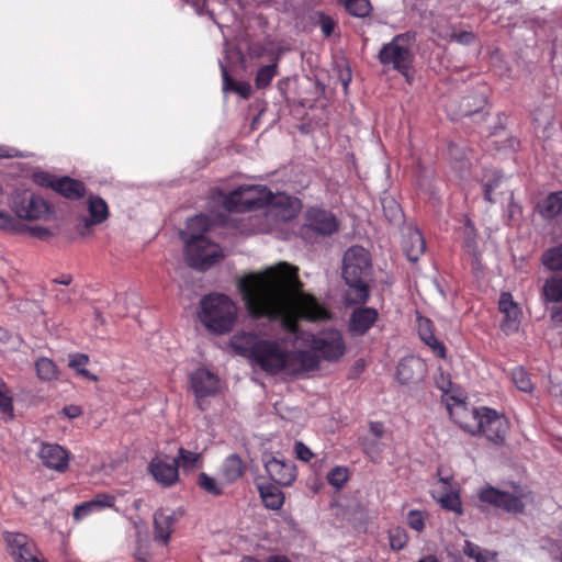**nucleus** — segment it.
<instances>
[{
	"label": "nucleus",
	"instance_id": "c85d7f7f",
	"mask_svg": "<svg viewBox=\"0 0 562 562\" xmlns=\"http://www.w3.org/2000/svg\"><path fill=\"white\" fill-rule=\"evenodd\" d=\"M258 491L262 503L267 508L271 510H278L283 506L284 494L278 485L271 483L259 484Z\"/></svg>",
	"mask_w": 562,
	"mask_h": 562
},
{
	"label": "nucleus",
	"instance_id": "412c9836",
	"mask_svg": "<svg viewBox=\"0 0 562 562\" xmlns=\"http://www.w3.org/2000/svg\"><path fill=\"white\" fill-rule=\"evenodd\" d=\"M426 373V364L414 356L404 357L396 367V379L401 384L417 383Z\"/></svg>",
	"mask_w": 562,
	"mask_h": 562
},
{
	"label": "nucleus",
	"instance_id": "bb28decb",
	"mask_svg": "<svg viewBox=\"0 0 562 562\" xmlns=\"http://www.w3.org/2000/svg\"><path fill=\"white\" fill-rule=\"evenodd\" d=\"M246 472V464L243 459L236 454L232 453L225 458L221 465V477L225 481L226 484H232L238 481Z\"/></svg>",
	"mask_w": 562,
	"mask_h": 562
},
{
	"label": "nucleus",
	"instance_id": "ea45409f",
	"mask_svg": "<svg viewBox=\"0 0 562 562\" xmlns=\"http://www.w3.org/2000/svg\"><path fill=\"white\" fill-rule=\"evenodd\" d=\"M543 295L549 302H562V276L553 277L546 281L543 289Z\"/></svg>",
	"mask_w": 562,
	"mask_h": 562
},
{
	"label": "nucleus",
	"instance_id": "a878e982",
	"mask_svg": "<svg viewBox=\"0 0 562 562\" xmlns=\"http://www.w3.org/2000/svg\"><path fill=\"white\" fill-rule=\"evenodd\" d=\"M89 217L85 220V227L100 225L105 222L110 215L108 203L99 195H89L87 200Z\"/></svg>",
	"mask_w": 562,
	"mask_h": 562
},
{
	"label": "nucleus",
	"instance_id": "37998d69",
	"mask_svg": "<svg viewBox=\"0 0 562 562\" xmlns=\"http://www.w3.org/2000/svg\"><path fill=\"white\" fill-rule=\"evenodd\" d=\"M13 398L7 383L0 378V412L13 418Z\"/></svg>",
	"mask_w": 562,
	"mask_h": 562
},
{
	"label": "nucleus",
	"instance_id": "2eb2a0df",
	"mask_svg": "<svg viewBox=\"0 0 562 562\" xmlns=\"http://www.w3.org/2000/svg\"><path fill=\"white\" fill-rule=\"evenodd\" d=\"M319 357L310 350H286L285 369L283 373L299 375L314 371L319 367Z\"/></svg>",
	"mask_w": 562,
	"mask_h": 562
},
{
	"label": "nucleus",
	"instance_id": "6e6d98bb",
	"mask_svg": "<svg viewBox=\"0 0 562 562\" xmlns=\"http://www.w3.org/2000/svg\"><path fill=\"white\" fill-rule=\"evenodd\" d=\"M295 453L296 458L304 462H308L314 457L311 449L301 441L295 443Z\"/></svg>",
	"mask_w": 562,
	"mask_h": 562
},
{
	"label": "nucleus",
	"instance_id": "69168bd1",
	"mask_svg": "<svg viewBox=\"0 0 562 562\" xmlns=\"http://www.w3.org/2000/svg\"><path fill=\"white\" fill-rule=\"evenodd\" d=\"M375 443L373 442H364L363 449L367 454H369L371 458H373V451H374Z\"/></svg>",
	"mask_w": 562,
	"mask_h": 562
},
{
	"label": "nucleus",
	"instance_id": "473e14b6",
	"mask_svg": "<svg viewBox=\"0 0 562 562\" xmlns=\"http://www.w3.org/2000/svg\"><path fill=\"white\" fill-rule=\"evenodd\" d=\"M337 2L344 7L347 13L356 18L369 16L372 11L370 0H337Z\"/></svg>",
	"mask_w": 562,
	"mask_h": 562
},
{
	"label": "nucleus",
	"instance_id": "dca6fc26",
	"mask_svg": "<svg viewBox=\"0 0 562 562\" xmlns=\"http://www.w3.org/2000/svg\"><path fill=\"white\" fill-rule=\"evenodd\" d=\"M305 220L307 228L323 236L333 235L339 227L337 217L330 211L321 207L308 209Z\"/></svg>",
	"mask_w": 562,
	"mask_h": 562
},
{
	"label": "nucleus",
	"instance_id": "e433bc0d",
	"mask_svg": "<svg viewBox=\"0 0 562 562\" xmlns=\"http://www.w3.org/2000/svg\"><path fill=\"white\" fill-rule=\"evenodd\" d=\"M201 461V454L198 452L189 451L182 447L178 450V457L173 459L177 468H181L183 471H191L199 467Z\"/></svg>",
	"mask_w": 562,
	"mask_h": 562
},
{
	"label": "nucleus",
	"instance_id": "2f4dec72",
	"mask_svg": "<svg viewBox=\"0 0 562 562\" xmlns=\"http://www.w3.org/2000/svg\"><path fill=\"white\" fill-rule=\"evenodd\" d=\"M486 98L483 93L473 92L462 98L459 105L458 116H471L484 109Z\"/></svg>",
	"mask_w": 562,
	"mask_h": 562
},
{
	"label": "nucleus",
	"instance_id": "4c0bfd02",
	"mask_svg": "<svg viewBox=\"0 0 562 562\" xmlns=\"http://www.w3.org/2000/svg\"><path fill=\"white\" fill-rule=\"evenodd\" d=\"M278 75V59L270 65L262 66L258 69L255 77V87L258 90L266 89L270 86L272 79Z\"/></svg>",
	"mask_w": 562,
	"mask_h": 562
},
{
	"label": "nucleus",
	"instance_id": "f257e3e1",
	"mask_svg": "<svg viewBox=\"0 0 562 562\" xmlns=\"http://www.w3.org/2000/svg\"><path fill=\"white\" fill-rule=\"evenodd\" d=\"M302 288L299 269L288 262L250 272L237 281L245 308L252 319L280 321L283 330L292 335L299 333L300 319L330 318L329 311Z\"/></svg>",
	"mask_w": 562,
	"mask_h": 562
},
{
	"label": "nucleus",
	"instance_id": "680f3d73",
	"mask_svg": "<svg viewBox=\"0 0 562 562\" xmlns=\"http://www.w3.org/2000/svg\"><path fill=\"white\" fill-rule=\"evenodd\" d=\"M63 413L70 419L77 418L82 414V409L78 405H68L63 408Z\"/></svg>",
	"mask_w": 562,
	"mask_h": 562
},
{
	"label": "nucleus",
	"instance_id": "5701e85b",
	"mask_svg": "<svg viewBox=\"0 0 562 562\" xmlns=\"http://www.w3.org/2000/svg\"><path fill=\"white\" fill-rule=\"evenodd\" d=\"M252 192V188H247L245 190L239 188L234 190L226 196L224 201L225 209L229 212H241L260 207L262 205V201L260 199L248 196Z\"/></svg>",
	"mask_w": 562,
	"mask_h": 562
},
{
	"label": "nucleus",
	"instance_id": "f03ea898",
	"mask_svg": "<svg viewBox=\"0 0 562 562\" xmlns=\"http://www.w3.org/2000/svg\"><path fill=\"white\" fill-rule=\"evenodd\" d=\"M210 228V217L199 214L189 218L187 231L181 234L186 245L187 263L193 269L205 271L224 257L220 245L211 241L205 235Z\"/></svg>",
	"mask_w": 562,
	"mask_h": 562
},
{
	"label": "nucleus",
	"instance_id": "20e7f679",
	"mask_svg": "<svg viewBox=\"0 0 562 562\" xmlns=\"http://www.w3.org/2000/svg\"><path fill=\"white\" fill-rule=\"evenodd\" d=\"M414 43L415 33H401L383 44L378 53L379 63L386 69L397 71L408 85L412 83L414 74Z\"/></svg>",
	"mask_w": 562,
	"mask_h": 562
},
{
	"label": "nucleus",
	"instance_id": "1a4fd4ad",
	"mask_svg": "<svg viewBox=\"0 0 562 562\" xmlns=\"http://www.w3.org/2000/svg\"><path fill=\"white\" fill-rule=\"evenodd\" d=\"M7 552L14 562H47L35 541L23 532H2Z\"/></svg>",
	"mask_w": 562,
	"mask_h": 562
},
{
	"label": "nucleus",
	"instance_id": "4be33fe9",
	"mask_svg": "<svg viewBox=\"0 0 562 562\" xmlns=\"http://www.w3.org/2000/svg\"><path fill=\"white\" fill-rule=\"evenodd\" d=\"M379 318L374 307H358L352 311L349 318L348 330L353 336H363Z\"/></svg>",
	"mask_w": 562,
	"mask_h": 562
},
{
	"label": "nucleus",
	"instance_id": "49530a36",
	"mask_svg": "<svg viewBox=\"0 0 562 562\" xmlns=\"http://www.w3.org/2000/svg\"><path fill=\"white\" fill-rule=\"evenodd\" d=\"M440 504L443 508L448 510L456 512L458 514L462 513V503L458 494L448 493L440 498Z\"/></svg>",
	"mask_w": 562,
	"mask_h": 562
},
{
	"label": "nucleus",
	"instance_id": "09e8293b",
	"mask_svg": "<svg viewBox=\"0 0 562 562\" xmlns=\"http://www.w3.org/2000/svg\"><path fill=\"white\" fill-rule=\"evenodd\" d=\"M318 25H319L324 36L329 37L334 33V30L336 29L337 23L331 16H329L325 13H321L318 16Z\"/></svg>",
	"mask_w": 562,
	"mask_h": 562
},
{
	"label": "nucleus",
	"instance_id": "c03bdc74",
	"mask_svg": "<svg viewBox=\"0 0 562 562\" xmlns=\"http://www.w3.org/2000/svg\"><path fill=\"white\" fill-rule=\"evenodd\" d=\"M349 480V471L346 467H335L327 474L328 483L336 490H341Z\"/></svg>",
	"mask_w": 562,
	"mask_h": 562
},
{
	"label": "nucleus",
	"instance_id": "9d476101",
	"mask_svg": "<svg viewBox=\"0 0 562 562\" xmlns=\"http://www.w3.org/2000/svg\"><path fill=\"white\" fill-rule=\"evenodd\" d=\"M447 409L453 423L471 436H479L483 419V406L475 407L464 401L450 396Z\"/></svg>",
	"mask_w": 562,
	"mask_h": 562
},
{
	"label": "nucleus",
	"instance_id": "a19ab883",
	"mask_svg": "<svg viewBox=\"0 0 562 562\" xmlns=\"http://www.w3.org/2000/svg\"><path fill=\"white\" fill-rule=\"evenodd\" d=\"M512 379L516 387L525 393H530L533 390V384L529 374L521 367H517L512 371Z\"/></svg>",
	"mask_w": 562,
	"mask_h": 562
},
{
	"label": "nucleus",
	"instance_id": "4468645a",
	"mask_svg": "<svg viewBox=\"0 0 562 562\" xmlns=\"http://www.w3.org/2000/svg\"><path fill=\"white\" fill-rule=\"evenodd\" d=\"M37 458L46 469L65 473L69 468L71 453L58 443L43 441L40 443Z\"/></svg>",
	"mask_w": 562,
	"mask_h": 562
},
{
	"label": "nucleus",
	"instance_id": "a211bd4d",
	"mask_svg": "<svg viewBox=\"0 0 562 562\" xmlns=\"http://www.w3.org/2000/svg\"><path fill=\"white\" fill-rule=\"evenodd\" d=\"M147 469L154 480L164 487H170L179 481V470L173 461L170 463L156 456L148 463Z\"/></svg>",
	"mask_w": 562,
	"mask_h": 562
},
{
	"label": "nucleus",
	"instance_id": "f8f14e48",
	"mask_svg": "<svg viewBox=\"0 0 562 562\" xmlns=\"http://www.w3.org/2000/svg\"><path fill=\"white\" fill-rule=\"evenodd\" d=\"M190 389L195 396V405L201 412L209 407L206 398L214 396L220 390V379L205 368H199L189 376Z\"/></svg>",
	"mask_w": 562,
	"mask_h": 562
},
{
	"label": "nucleus",
	"instance_id": "338daca9",
	"mask_svg": "<svg viewBox=\"0 0 562 562\" xmlns=\"http://www.w3.org/2000/svg\"><path fill=\"white\" fill-rule=\"evenodd\" d=\"M56 297L59 302L67 303L70 300L69 294L66 291H60L56 294Z\"/></svg>",
	"mask_w": 562,
	"mask_h": 562
},
{
	"label": "nucleus",
	"instance_id": "0eeeda50",
	"mask_svg": "<svg viewBox=\"0 0 562 562\" xmlns=\"http://www.w3.org/2000/svg\"><path fill=\"white\" fill-rule=\"evenodd\" d=\"M286 350L278 339H259L252 348L251 361L270 375L284 372Z\"/></svg>",
	"mask_w": 562,
	"mask_h": 562
},
{
	"label": "nucleus",
	"instance_id": "423d86ee",
	"mask_svg": "<svg viewBox=\"0 0 562 562\" xmlns=\"http://www.w3.org/2000/svg\"><path fill=\"white\" fill-rule=\"evenodd\" d=\"M530 495V491L520 487H516L514 493H509L487 485L480 490L477 497L483 504L502 509L508 514L521 515L526 509L524 501L528 499Z\"/></svg>",
	"mask_w": 562,
	"mask_h": 562
},
{
	"label": "nucleus",
	"instance_id": "e2e57ef3",
	"mask_svg": "<svg viewBox=\"0 0 562 562\" xmlns=\"http://www.w3.org/2000/svg\"><path fill=\"white\" fill-rule=\"evenodd\" d=\"M266 562H291V560L286 555L277 554L268 557Z\"/></svg>",
	"mask_w": 562,
	"mask_h": 562
},
{
	"label": "nucleus",
	"instance_id": "c756f323",
	"mask_svg": "<svg viewBox=\"0 0 562 562\" xmlns=\"http://www.w3.org/2000/svg\"><path fill=\"white\" fill-rule=\"evenodd\" d=\"M425 249L426 243L419 231L411 232L403 240V250L409 261H417Z\"/></svg>",
	"mask_w": 562,
	"mask_h": 562
},
{
	"label": "nucleus",
	"instance_id": "864d4df0",
	"mask_svg": "<svg viewBox=\"0 0 562 562\" xmlns=\"http://www.w3.org/2000/svg\"><path fill=\"white\" fill-rule=\"evenodd\" d=\"M424 342H425V345H427L434 351V353L438 358L446 359V357H447V348H446L445 344L441 340L436 338L435 335L432 337H430V339H427Z\"/></svg>",
	"mask_w": 562,
	"mask_h": 562
},
{
	"label": "nucleus",
	"instance_id": "5fc2aeb1",
	"mask_svg": "<svg viewBox=\"0 0 562 562\" xmlns=\"http://www.w3.org/2000/svg\"><path fill=\"white\" fill-rule=\"evenodd\" d=\"M435 384L445 394L449 393L452 385L449 374H445L442 371L435 378Z\"/></svg>",
	"mask_w": 562,
	"mask_h": 562
},
{
	"label": "nucleus",
	"instance_id": "6ab92c4d",
	"mask_svg": "<svg viewBox=\"0 0 562 562\" xmlns=\"http://www.w3.org/2000/svg\"><path fill=\"white\" fill-rule=\"evenodd\" d=\"M265 469L269 477L282 486L291 485L296 477L295 467L291 462H285L277 457L269 456L265 459Z\"/></svg>",
	"mask_w": 562,
	"mask_h": 562
},
{
	"label": "nucleus",
	"instance_id": "ddd939ff",
	"mask_svg": "<svg viewBox=\"0 0 562 562\" xmlns=\"http://www.w3.org/2000/svg\"><path fill=\"white\" fill-rule=\"evenodd\" d=\"M311 347L327 361H337L346 352V344L342 334L333 328L323 330L317 336H313Z\"/></svg>",
	"mask_w": 562,
	"mask_h": 562
},
{
	"label": "nucleus",
	"instance_id": "7ed1b4c3",
	"mask_svg": "<svg viewBox=\"0 0 562 562\" xmlns=\"http://www.w3.org/2000/svg\"><path fill=\"white\" fill-rule=\"evenodd\" d=\"M371 268L370 254L361 246L347 249L342 260V277L349 286V304H366L370 288L366 281Z\"/></svg>",
	"mask_w": 562,
	"mask_h": 562
},
{
	"label": "nucleus",
	"instance_id": "f3484780",
	"mask_svg": "<svg viewBox=\"0 0 562 562\" xmlns=\"http://www.w3.org/2000/svg\"><path fill=\"white\" fill-rule=\"evenodd\" d=\"M13 210L21 218L38 220L48 213L49 207L46 201L38 195L23 194L14 200Z\"/></svg>",
	"mask_w": 562,
	"mask_h": 562
},
{
	"label": "nucleus",
	"instance_id": "3c124183",
	"mask_svg": "<svg viewBox=\"0 0 562 562\" xmlns=\"http://www.w3.org/2000/svg\"><path fill=\"white\" fill-rule=\"evenodd\" d=\"M407 525L418 532L423 531L425 528L423 514L418 510H411L407 515Z\"/></svg>",
	"mask_w": 562,
	"mask_h": 562
},
{
	"label": "nucleus",
	"instance_id": "72a5a7b5",
	"mask_svg": "<svg viewBox=\"0 0 562 562\" xmlns=\"http://www.w3.org/2000/svg\"><path fill=\"white\" fill-rule=\"evenodd\" d=\"M541 262L550 271H562V243L544 250Z\"/></svg>",
	"mask_w": 562,
	"mask_h": 562
},
{
	"label": "nucleus",
	"instance_id": "b1692460",
	"mask_svg": "<svg viewBox=\"0 0 562 562\" xmlns=\"http://www.w3.org/2000/svg\"><path fill=\"white\" fill-rule=\"evenodd\" d=\"M115 496L108 493H99L92 499L80 503L74 508V519L80 521L92 513L114 507Z\"/></svg>",
	"mask_w": 562,
	"mask_h": 562
},
{
	"label": "nucleus",
	"instance_id": "7c9ffc66",
	"mask_svg": "<svg viewBox=\"0 0 562 562\" xmlns=\"http://www.w3.org/2000/svg\"><path fill=\"white\" fill-rule=\"evenodd\" d=\"M258 340L254 334L240 331L231 338V347L237 355L251 359L252 348Z\"/></svg>",
	"mask_w": 562,
	"mask_h": 562
},
{
	"label": "nucleus",
	"instance_id": "774afa93",
	"mask_svg": "<svg viewBox=\"0 0 562 562\" xmlns=\"http://www.w3.org/2000/svg\"><path fill=\"white\" fill-rule=\"evenodd\" d=\"M417 562H440L436 555L428 554L422 559H419Z\"/></svg>",
	"mask_w": 562,
	"mask_h": 562
},
{
	"label": "nucleus",
	"instance_id": "a18cd8bd",
	"mask_svg": "<svg viewBox=\"0 0 562 562\" xmlns=\"http://www.w3.org/2000/svg\"><path fill=\"white\" fill-rule=\"evenodd\" d=\"M463 553L470 559H473L475 562H484L494 554L487 550H482L477 544L470 540L465 541Z\"/></svg>",
	"mask_w": 562,
	"mask_h": 562
},
{
	"label": "nucleus",
	"instance_id": "603ef678",
	"mask_svg": "<svg viewBox=\"0 0 562 562\" xmlns=\"http://www.w3.org/2000/svg\"><path fill=\"white\" fill-rule=\"evenodd\" d=\"M418 335L423 341L434 336V326L429 318L422 317L418 319Z\"/></svg>",
	"mask_w": 562,
	"mask_h": 562
},
{
	"label": "nucleus",
	"instance_id": "6e6552de",
	"mask_svg": "<svg viewBox=\"0 0 562 562\" xmlns=\"http://www.w3.org/2000/svg\"><path fill=\"white\" fill-rule=\"evenodd\" d=\"M33 180L37 186L52 189L70 201H78L87 193V187L81 180L68 176L57 177L47 171H38L33 175Z\"/></svg>",
	"mask_w": 562,
	"mask_h": 562
},
{
	"label": "nucleus",
	"instance_id": "58836bf2",
	"mask_svg": "<svg viewBox=\"0 0 562 562\" xmlns=\"http://www.w3.org/2000/svg\"><path fill=\"white\" fill-rule=\"evenodd\" d=\"M37 376L43 381H53L58 378V368L55 362L48 358H40L35 362Z\"/></svg>",
	"mask_w": 562,
	"mask_h": 562
},
{
	"label": "nucleus",
	"instance_id": "de8ad7c7",
	"mask_svg": "<svg viewBox=\"0 0 562 562\" xmlns=\"http://www.w3.org/2000/svg\"><path fill=\"white\" fill-rule=\"evenodd\" d=\"M406 543L407 535L403 529L396 528L390 531V546L393 550L400 551L406 546Z\"/></svg>",
	"mask_w": 562,
	"mask_h": 562
},
{
	"label": "nucleus",
	"instance_id": "c9c22d12",
	"mask_svg": "<svg viewBox=\"0 0 562 562\" xmlns=\"http://www.w3.org/2000/svg\"><path fill=\"white\" fill-rule=\"evenodd\" d=\"M89 363V357L86 353H71L69 355V368L76 371L77 374L81 375L91 381H98V376L86 369Z\"/></svg>",
	"mask_w": 562,
	"mask_h": 562
},
{
	"label": "nucleus",
	"instance_id": "8fccbe9b",
	"mask_svg": "<svg viewBox=\"0 0 562 562\" xmlns=\"http://www.w3.org/2000/svg\"><path fill=\"white\" fill-rule=\"evenodd\" d=\"M385 216L390 222H397L402 218V212L398 204L394 200L383 203Z\"/></svg>",
	"mask_w": 562,
	"mask_h": 562
},
{
	"label": "nucleus",
	"instance_id": "13d9d810",
	"mask_svg": "<svg viewBox=\"0 0 562 562\" xmlns=\"http://www.w3.org/2000/svg\"><path fill=\"white\" fill-rule=\"evenodd\" d=\"M221 68H222L224 91H234L235 85L238 83V81L234 80L229 76V74L224 65L221 64Z\"/></svg>",
	"mask_w": 562,
	"mask_h": 562
},
{
	"label": "nucleus",
	"instance_id": "9b49d317",
	"mask_svg": "<svg viewBox=\"0 0 562 562\" xmlns=\"http://www.w3.org/2000/svg\"><path fill=\"white\" fill-rule=\"evenodd\" d=\"M509 429L510 423L504 414L483 406V419L479 436H483L495 447H504L507 443Z\"/></svg>",
	"mask_w": 562,
	"mask_h": 562
},
{
	"label": "nucleus",
	"instance_id": "cd10ccee",
	"mask_svg": "<svg viewBox=\"0 0 562 562\" xmlns=\"http://www.w3.org/2000/svg\"><path fill=\"white\" fill-rule=\"evenodd\" d=\"M536 210L544 220L562 216V190L549 193L537 203Z\"/></svg>",
	"mask_w": 562,
	"mask_h": 562
},
{
	"label": "nucleus",
	"instance_id": "79ce46f5",
	"mask_svg": "<svg viewBox=\"0 0 562 562\" xmlns=\"http://www.w3.org/2000/svg\"><path fill=\"white\" fill-rule=\"evenodd\" d=\"M133 555L137 562H148L150 559L149 541L142 531L136 532V548Z\"/></svg>",
	"mask_w": 562,
	"mask_h": 562
},
{
	"label": "nucleus",
	"instance_id": "393cba45",
	"mask_svg": "<svg viewBox=\"0 0 562 562\" xmlns=\"http://www.w3.org/2000/svg\"><path fill=\"white\" fill-rule=\"evenodd\" d=\"M176 517L172 512L159 509L154 514V539L157 542L167 544L173 531Z\"/></svg>",
	"mask_w": 562,
	"mask_h": 562
},
{
	"label": "nucleus",
	"instance_id": "f704fd0d",
	"mask_svg": "<svg viewBox=\"0 0 562 562\" xmlns=\"http://www.w3.org/2000/svg\"><path fill=\"white\" fill-rule=\"evenodd\" d=\"M196 485L206 494L221 496L224 494V484L205 472H201L196 479Z\"/></svg>",
	"mask_w": 562,
	"mask_h": 562
},
{
	"label": "nucleus",
	"instance_id": "bf43d9fd",
	"mask_svg": "<svg viewBox=\"0 0 562 562\" xmlns=\"http://www.w3.org/2000/svg\"><path fill=\"white\" fill-rule=\"evenodd\" d=\"M234 92L238 93L244 99H248L251 93V86L246 81H238V83L235 85Z\"/></svg>",
	"mask_w": 562,
	"mask_h": 562
},
{
	"label": "nucleus",
	"instance_id": "052dcab7",
	"mask_svg": "<svg viewBox=\"0 0 562 562\" xmlns=\"http://www.w3.org/2000/svg\"><path fill=\"white\" fill-rule=\"evenodd\" d=\"M369 430L375 438H382L385 434L384 424L382 422H370Z\"/></svg>",
	"mask_w": 562,
	"mask_h": 562
},
{
	"label": "nucleus",
	"instance_id": "0e129e2a",
	"mask_svg": "<svg viewBox=\"0 0 562 562\" xmlns=\"http://www.w3.org/2000/svg\"><path fill=\"white\" fill-rule=\"evenodd\" d=\"M72 281V278L70 274H63L57 279H54L55 283L63 284V285H69Z\"/></svg>",
	"mask_w": 562,
	"mask_h": 562
},
{
	"label": "nucleus",
	"instance_id": "39448f33",
	"mask_svg": "<svg viewBox=\"0 0 562 562\" xmlns=\"http://www.w3.org/2000/svg\"><path fill=\"white\" fill-rule=\"evenodd\" d=\"M201 323L214 334L231 331L237 319V307L225 294H209L201 301Z\"/></svg>",
	"mask_w": 562,
	"mask_h": 562
},
{
	"label": "nucleus",
	"instance_id": "aec40b11",
	"mask_svg": "<svg viewBox=\"0 0 562 562\" xmlns=\"http://www.w3.org/2000/svg\"><path fill=\"white\" fill-rule=\"evenodd\" d=\"M498 310L505 315L502 330L506 334L517 331L520 324L521 310L509 292H503L498 301Z\"/></svg>",
	"mask_w": 562,
	"mask_h": 562
},
{
	"label": "nucleus",
	"instance_id": "4d7b16f0",
	"mask_svg": "<svg viewBox=\"0 0 562 562\" xmlns=\"http://www.w3.org/2000/svg\"><path fill=\"white\" fill-rule=\"evenodd\" d=\"M451 38L460 44L469 45V44L473 43L475 35L472 32L462 31V32L453 33L451 35Z\"/></svg>",
	"mask_w": 562,
	"mask_h": 562
}]
</instances>
